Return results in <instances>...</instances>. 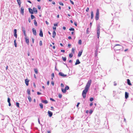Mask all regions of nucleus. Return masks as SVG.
Returning <instances> with one entry per match:
<instances>
[{
    "instance_id": "nucleus-44",
    "label": "nucleus",
    "mask_w": 133,
    "mask_h": 133,
    "mask_svg": "<svg viewBox=\"0 0 133 133\" xmlns=\"http://www.w3.org/2000/svg\"><path fill=\"white\" fill-rule=\"evenodd\" d=\"M94 99L93 98H90V101L91 102H92V101Z\"/></svg>"
},
{
    "instance_id": "nucleus-13",
    "label": "nucleus",
    "mask_w": 133,
    "mask_h": 133,
    "mask_svg": "<svg viewBox=\"0 0 133 133\" xmlns=\"http://www.w3.org/2000/svg\"><path fill=\"white\" fill-rule=\"evenodd\" d=\"M33 11L35 14H37V10L36 8H33Z\"/></svg>"
},
{
    "instance_id": "nucleus-25",
    "label": "nucleus",
    "mask_w": 133,
    "mask_h": 133,
    "mask_svg": "<svg viewBox=\"0 0 133 133\" xmlns=\"http://www.w3.org/2000/svg\"><path fill=\"white\" fill-rule=\"evenodd\" d=\"M66 89H62V90L63 92V93H65L66 92Z\"/></svg>"
},
{
    "instance_id": "nucleus-38",
    "label": "nucleus",
    "mask_w": 133,
    "mask_h": 133,
    "mask_svg": "<svg viewBox=\"0 0 133 133\" xmlns=\"http://www.w3.org/2000/svg\"><path fill=\"white\" fill-rule=\"evenodd\" d=\"M66 90H68L69 89V87L68 86H66L65 88Z\"/></svg>"
},
{
    "instance_id": "nucleus-2",
    "label": "nucleus",
    "mask_w": 133,
    "mask_h": 133,
    "mask_svg": "<svg viewBox=\"0 0 133 133\" xmlns=\"http://www.w3.org/2000/svg\"><path fill=\"white\" fill-rule=\"evenodd\" d=\"M122 47V46L121 45L119 44H116L114 46V50H119Z\"/></svg>"
},
{
    "instance_id": "nucleus-26",
    "label": "nucleus",
    "mask_w": 133,
    "mask_h": 133,
    "mask_svg": "<svg viewBox=\"0 0 133 133\" xmlns=\"http://www.w3.org/2000/svg\"><path fill=\"white\" fill-rule=\"evenodd\" d=\"M34 70L35 72V73L37 74L38 73V70L37 69L35 68L34 69Z\"/></svg>"
},
{
    "instance_id": "nucleus-60",
    "label": "nucleus",
    "mask_w": 133,
    "mask_h": 133,
    "mask_svg": "<svg viewBox=\"0 0 133 133\" xmlns=\"http://www.w3.org/2000/svg\"><path fill=\"white\" fill-rule=\"evenodd\" d=\"M70 3L72 4H74V2H73L72 1H71V0H70Z\"/></svg>"
},
{
    "instance_id": "nucleus-59",
    "label": "nucleus",
    "mask_w": 133,
    "mask_h": 133,
    "mask_svg": "<svg viewBox=\"0 0 133 133\" xmlns=\"http://www.w3.org/2000/svg\"><path fill=\"white\" fill-rule=\"evenodd\" d=\"M74 25H75L76 26H77V23L76 22H74Z\"/></svg>"
},
{
    "instance_id": "nucleus-23",
    "label": "nucleus",
    "mask_w": 133,
    "mask_h": 133,
    "mask_svg": "<svg viewBox=\"0 0 133 133\" xmlns=\"http://www.w3.org/2000/svg\"><path fill=\"white\" fill-rule=\"evenodd\" d=\"M28 98L29 102H30L31 101V97L30 96H28Z\"/></svg>"
},
{
    "instance_id": "nucleus-18",
    "label": "nucleus",
    "mask_w": 133,
    "mask_h": 133,
    "mask_svg": "<svg viewBox=\"0 0 133 133\" xmlns=\"http://www.w3.org/2000/svg\"><path fill=\"white\" fill-rule=\"evenodd\" d=\"M42 102L43 103H44L45 104H47L48 103V101L46 100H42Z\"/></svg>"
},
{
    "instance_id": "nucleus-63",
    "label": "nucleus",
    "mask_w": 133,
    "mask_h": 133,
    "mask_svg": "<svg viewBox=\"0 0 133 133\" xmlns=\"http://www.w3.org/2000/svg\"><path fill=\"white\" fill-rule=\"evenodd\" d=\"M93 104V103L92 102L90 104V106H91Z\"/></svg>"
},
{
    "instance_id": "nucleus-11",
    "label": "nucleus",
    "mask_w": 133,
    "mask_h": 133,
    "mask_svg": "<svg viewBox=\"0 0 133 133\" xmlns=\"http://www.w3.org/2000/svg\"><path fill=\"white\" fill-rule=\"evenodd\" d=\"M29 81L27 79H25V82L26 85L28 86L29 84Z\"/></svg>"
},
{
    "instance_id": "nucleus-54",
    "label": "nucleus",
    "mask_w": 133,
    "mask_h": 133,
    "mask_svg": "<svg viewBox=\"0 0 133 133\" xmlns=\"http://www.w3.org/2000/svg\"><path fill=\"white\" fill-rule=\"evenodd\" d=\"M42 94L41 93L39 92H37V94L38 95H41V94Z\"/></svg>"
},
{
    "instance_id": "nucleus-47",
    "label": "nucleus",
    "mask_w": 133,
    "mask_h": 133,
    "mask_svg": "<svg viewBox=\"0 0 133 133\" xmlns=\"http://www.w3.org/2000/svg\"><path fill=\"white\" fill-rule=\"evenodd\" d=\"M31 40H32V43H34V38H31Z\"/></svg>"
},
{
    "instance_id": "nucleus-51",
    "label": "nucleus",
    "mask_w": 133,
    "mask_h": 133,
    "mask_svg": "<svg viewBox=\"0 0 133 133\" xmlns=\"http://www.w3.org/2000/svg\"><path fill=\"white\" fill-rule=\"evenodd\" d=\"M51 84L52 86H54V82L53 81H52L51 82Z\"/></svg>"
},
{
    "instance_id": "nucleus-55",
    "label": "nucleus",
    "mask_w": 133,
    "mask_h": 133,
    "mask_svg": "<svg viewBox=\"0 0 133 133\" xmlns=\"http://www.w3.org/2000/svg\"><path fill=\"white\" fill-rule=\"evenodd\" d=\"M61 86L62 87H64V85L63 83H61Z\"/></svg>"
},
{
    "instance_id": "nucleus-62",
    "label": "nucleus",
    "mask_w": 133,
    "mask_h": 133,
    "mask_svg": "<svg viewBox=\"0 0 133 133\" xmlns=\"http://www.w3.org/2000/svg\"><path fill=\"white\" fill-rule=\"evenodd\" d=\"M80 104V103H77V105H76V106L77 107H78V106H79V104Z\"/></svg>"
},
{
    "instance_id": "nucleus-28",
    "label": "nucleus",
    "mask_w": 133,
    "mask_h": 133,
    "mask_svg": "<svg viewBox=\"0 0 133 133\" xmlns=\"http://www.w3.org/2000/svg\"><path fill=\"white\" fill-rule=\"evenodd\" d=\"M14 45H15V47H16L17 44L16 43V39H15L14 40Z\"/></svg>"
},
{
    "instance_id": "nucleus-19",
    "label": "nucleus",
    "mask_w": 133,
    "mask_h": 133,
    "mask_svg": "<svg viewBox=\"0 0 133 133\" xmlns=\"http://www.w3.org/2000/svg\"><path fill=\"white\" fill-rule=\"evenodd\" d=\"M93 12L92 11H91V19L93 18Z\"/></svg>"
},
{
    "instance_id": "nucleus-27",
    "label": "nucleus",
    "mask_w": 133,
    "mask_h": 133,
    "mask_svg": "<svg viewBox=\"0 0 133 133\" xmlns=\"http://www.w3.org/2000/svg\"><path fill=\"white\" fill-rule=\"evenodd\" d=\"M27 93L29 95H30V90L29 89H28L27 90Z\"/></svg>"
},
{
    "instance_id": "nucleus-42",
    "label": "nucleus",
    "mask_w": 133,
    "mask_h": 133,
    "mask_svg": "<svg viewBox=\"0 0 133 133\" xmlns=\"http://www.w3.org/2000/svg\"><path fill=\"white\" fill-rule=\"evenodd\" d=\"M58 97L59 98H61L62 97V95L60 94H58Z\"/></svg>"
},
{
    "instance_id": "nucleus-46",
    "label": "nucleus",
    "mask_w": 133,
    "mask_h": 133,
    "mask_svg": "<svg viewBox=\"0 0 133 133\" xmlns=\"http://www.w3.org/2000/svg\"><path fill=\"white\" fill-rule=\"evenodd\" d=\"M50 100L52 101H53V102L55 101V100L54 99H53L52 98H50Z\"/></svg>"
},
{
    "instance_id": "nucleus-61",
    "label": "nucleus",
    "mask_w": 133,
    "mask_h": 133,
    "mask_svg": "<svg viewBox=\"0 0 133 133\" xmlns=\"http://www.w3.org/2000/svg\"><path fill=\"white\" fill-rule=\"evenodd\" d=\"M45 23H46V24L47 25H48V24H49V23L47 21H45Z\"/></svg>"
},
{
    "instance_id": "nucleus-1",
    "label": "nucleus",
    "mask_w": 133,
    "mask_h": 133,
    "mask_svg": "<svg viewBox=\"0 0 133 133\" xmlns=\"http://www.w3.org/2000/svg\"><path fill=\"white\" fill-rule=\"evenodd\" d=\"M91 80H89L85 86V89L83 91L82 93V95L84 98H86V95L88 92V89L91 85Z\"/></svg>"
},
{
    "instance_id": "nucleus-48",
    "label": "nucleus",
    "mask_w": 133,
    "mask_h": 133,
    "mask_svg": "<svg viewBox=\"0 0 133 133\" xmlns=\"http://www.w3.org/2000/svg\"><path fill=\"white\" fill-rule=\"evenodd\" d=\"M59 4L63 6L64 5L61 2H59Z\"/></svg>"
},
{
    "instance_id": "nucleus-34",
    "label": "nucleus",
    "mask_w": 133,
    "mask_h": 133,
    "mask_svg": "<svg viewBox=\"0 0 133 133\" xmlns=\"http://www.w3.org/2000/svg\"><path fill=\"white\" fill-rule=\"evenodd\" d=\"M69 30L70 31H74L75 29L74 28H71L69 29Z\"/></svg>"
},
{
    "instance_id": "nucleus-22",
    "label": "nucleus",
    "mask_w": 133,
    "mask_h": 133,
    "mask_svg": "<svg viewBox=\"0 0 133 133\" xmlns=\"http://www.w3.org/2000/svg\"><path fill=\"white\" fill-rule=\"evenodd\" d=\"M22 31L23 32L24 35L25 36H26V31L25 30H24L23 29V30H22Z\"/></svg>"
},
{
    "instance_id": "nucleus-33",
    "label": "nucleus",
    "mask_w": 133,
    "mask_h": 133,
    "mask_svg": "<svg viewBox=\"0 0 133 133\" xmlns=\"http://www.w3.org/2000/svg\"><path fill=\"white\" fill-rule=\"evenodd\" d=\"M62 59L64 61H65L66 60V57H62Z\"/></svg>"
},
{
    "instance_id": "nucleus-14",
    "label": "nucleus",
    "mask_w": 133,
    "mask_h": 133,
    "mask_svg": "<svg viewBox=\"0 0 133 133\" xmlns=\"http://www.w3.org/2000/svg\"><path fill=\"white\" fill-rule=\"evenodd\" d=\"M82 50H81V51L79 52L78 55V57H80L81 56V55L82 54Z\"/></svg>"
},
{
    "instance_id": "nucleus-52",
    "label": "nucleus",
    "mask_w": 133,
    "mask_h": 133,
    "mask_svg": "<svg viewBox=\"0 0 133 133\" xmlns=\"http://www.w3.org/2000/svg\"><path fill=\"white\" fill-rule=\"evenodd\" d=\"M58 24V23L54 24V26H57Z\"/></svg>"
},
{
    "instance_id": "nucleus-50",
    "label": "nucleus",
    "mask_w": 133,
    "mask_h": 133,
    "mask_svg": "<svg viewBox=\"0 0 133 133\" xmlns=\"http://www.w3.org/2000/svg\"><path fill=\"white\" fill-rule=\"evenodd\" d=\"M51 76L52 77H54V73H53L52 75H51Z\"/></svg>"
},
{
    "instance_id": "nucleus-36",
    "label": "nucleus",
    "mask_w": 133,
    "mask_h": 133,
    "mask_svg": "<svg viewBox=\"0 0 133 133\" xmlns=\"http://www.w3.org/2000/svg\"><path fill=\"white\" fill-rule=\"evenodd\" d=\"M31 19H32L35 18V17L33 15H31Z\"/></svg>"
},
{
    "instance_id": "nucleus-8",
    "label": "nucleus",
    "mask_w": 133,
    "mask_h": 133,
    "mask_svg": "<svg viewBox=\"0 0 133 133\" xmlns=\"http://www.w3.org/2000/svg\"><path fill=\"white\" fill-rule=\"evenodd\" d=\"M14 35L16 38H17V30L16 29H15L14 30Z\"/></svg>"
},
{
    "instance_id": "nucleus-31",
    "label": "nucleus",
    "mask_w": 133,
    "mask_h": 133,
    "mask_svg": "<svg viewBox=\"0 0 133 133\" xmlns=\"http://www.w3.org/2000/svg\"><path fill=\"white\" fill-rule=\"evenodd\" d=\"M39 105L41 108V109H42L43 108V105L42 103H40L39 104Z\"/></svg>"
},
{
    "instance_id": "nucleus-43",
    "label": "nucleus",
    "mask_w": 133,
    "mask_h": 133,
    "mask_svg": "<svg viewBox=\"0 0 133 133\" xmlns=\"http://www.w3.org/2000/svg\"><path fill=\"white\" fill-rule=\"evenodd\" d=\"M38 123L39 124H40L41 125H42V124L40 123L39 119V118H38Z\"/></svg>"
},
{
    "instance_id": "nucleus-32",
    "label": "nucleus",
    "mask_w": 133,
    "mask_h": 133,
    "mask_svg": "<svg viewBox=\"0 0 133 133\" xmlns=\"http://www.w3.org/2000/svg\"><path fill=\"white\" fill-rule=\"evenodd\" d=\"M0 117L2 118V120H3L4 118V116L1 114L0 115Z\"/></svg>"
},
{
    "instance_id": "nucleus-16",
    "label": "nucleus",
    "mask_w": 133,
    "mask_h": 133,
    "mask_svg": "<svg viewBox=\"0 0 133 133\" xmlns=\"http://www.w3.org/2000/svg\"><path fill=\"white\" fill-rule=\"evenodd\" d=\"M56 33L55 31H53L52 32V37L53 38L55 37V36H56Z\"/></svg>"
},
{
    "instance_id": "nucleus-10",
    "label": "nucleus",
    "mask_w": 133,
    "mask_h": 133,
    "mask_svg": "<svg viewBox=\"0 0 133 133\" xmlns=\"http://www.w3.org/2000/svg\"><path fill=\"white\" fill-rule=\"evenodd\" d=\"M129 97V93L127 92H125V98L126 99H127Z\"/></svg>"
},
{
    "instance_id": "nucleus-35",
    "label": "nucleus",
    "mask_w": 133,
    "mask_h": 133,
    "mask_svg": "<svg viewBox=\"0 0 133 133\" xmlns=\"http://www.w3.org/2000/svg\"><path fill=\"white\" fill-rule=\"evenodd\" d=\"M78 43L79 45H81L82 44V41L81 39L79 40Z\"/></svg>"
},
{
    "instance_id": "nucleus-7",
    "label": "nucleus",
    "mask_w": 133,
    "mask_h": 133,
    "mask_svg": "<svg viewBox=\"0 0 133 133\" xmlns=\"http://www.w3.org/2000/svg\"><path fill=\"white\" fill-rule=\"evenodd\" d=\"M32 31L34 35L35 36L37 34L36 31L35 29L34 28H33L32 29Z\"/></svg>"
},
{
    "instance_id": "nucleus-41",
    "label": "nucleus",
    "mask_w": 133,
    "mask_h": 133,
    "mask_svg": "<svg viewBox=\"0 0 133 133\" xmlns=\"http://www.w3.org/2000/svg\"><path fill=\"white\" fill-rule=\"evenodd\" d=\"M42 45V42L41 41H40L39 42V45L40 46H41Z\"/></svg>"
},
{
    "instance_id": "nucleus-57",
    "label": "nucleus",
    "mask_w": 133,
    "mask_h": 133,
    "mask_svg": "<svg viewBox=\"0 0 133 133\" xmlns=\"http://www.w3.org/2000/svg\"><path fill=\"white\" fill-rule=\"evenodd\" d=\"M28 21L29 23L31 21V19H30V18H28Z\"/></svg>"
},
{
    "instance_id": "nucleus-15",
    "label": "nucleus",
    "mask_w": 133,
    "mask_h": 133,
    "mask_svg": "<svg viewBox=\"0 0 133 133\" xmlns=\"http://www.w3.org/2000/svg\"><path fill=\"white\" fill-rule=\"evenodd\" d=\"M80 63V62L79 61V59H78L76 60V62L75 63V65L79 64Z\"/></svg>"
},
{
    "instance_id": "nucleus-39",
    "label": "nucleus",
    "mask_w": 133,
    "mask_h": 133,
    "mask_svg": "<svg viewBox=\"0 0 133 133\" xmlns=\"http://www.w3.org/2000/svg\"><path fill=\"white\" fill-rule=\"evenodd\" d=\"M75 49L73 48H72V52L74 53L75 52Z\"/></svg>"
},
{
    "instance_id": "nucleus-17",
    "label": "nucleus",
    "mask_w": 133,
    "mask_h": 133,
    "mask_svg": "<svg viewBox=\"0 0 133 133\" xmlns=\"http://www.w3.org/2000/svg\"><path fill=\"white\" fill-rule=\"evenodd\" d=\"M29 12L31 14H33V10L31 8L29 9Z\"/></svg>"
},
{
    "instance_id": "nucleus-24",
    "label": "nucleus",
    "mask_w": 133,
    "mask_h": 133,
    "mask_svg": "<svg viewBox=\"0 0 133 133\" xmlns=\"http://www.w3.org/2000/svg\"><path fill=\"white\" fill-rule=\"evenodd\" d=\"M97 38H99V37L100 31H97Z\"/></svg>"
},
{
    "instance_id": "nucleus-58",
    "label": "nucleus",
    "mask_w": 133,
    "mask_h": 133,
    "mask_svg": "<svg viewBox=\"0 0 133 133\" xmlns=\"http://www.w3.org/2000/svg\"><path fill=\"white\" fill-rule=\"evenodd\" d=\"M47 85H49V81H48L47 82Z\"/></svg>"
},
{
    "instance_id": "nucleus-5",
    "label": "nucleus",
    "mask_w": 133,
    "mask_h": 133,
    "mask_svg": "<svg viewBox=\"0 0 133 133\" xmlns=\"http://www.w3.org/2000/svg\"><path fill=\"white\" fill-rule=\"evenodd\" d=\"M59 75L61 76L62 77H66L67 76L66 75H65L63 73H62V72H60L59 73Z\"/></svg>"
},
{
    "instance_id": "nucleus-3",
    "label": "nucleus",
    "mask_w": 133,
    "mask_h": 133,
    "mask_svg": "<svg viewBox=\"0 0 133 133\" xmlns=\"http://www.w3.org/2000/svg\"><path fill=\"white\" fill-rule=\"evenodd\" d=\"M99 10L98 9H97V11H96V16H95V19L96 20H97L99 19Z\"/></svg>"
},
{
    "instance_id": "nucleus-20",
    "label": "nucleus",
    "mask_w": 133,
    "mask_h": 133,
    "mask_svg": "<svg viewBox=\"0 0 133 133\" xmlns=\"http://www.w3.org/2000/svg\"><path fill=\"white\" fill-rule=\"evenodd\" d=\"M127 82L128 84L129 85H131V84L130 82V81L129 79H127Z\"/></svg>"
},
{
    "instance_id": "nucleus-37",
    "label": "nucleus",
    "mask_w": 133,
    "mask_h": 133,
    "mask_svg": "<svg viewBox=\"0 0 133 133\" xmlns=\"http://www.w3.org/2000/svg\"><path fill=\"white\" fill-rule=\"evenodd\" d=\"M73 56V54H69V57L70 58H71Z\"/></svg>"
},
{
    "instance_id": "nucleus-29",
    "label": "nucleus",
    "mask_w": 133,
    "mask_h": 133,
    "mask_svg": "<svg viewBox=\"0 0 133 133\" xmlns=\"http://www.w3.org/2000/svg\"><path fill=\"white\" fill-rule=\"evenodd\" d=\"M34 24L35 26H37V22H36V20H34Z\"/></svg>"
},
{
    "instance_id": "nucleus-53",
    "label": "nucleus",
    "mask_w": 133,
    "mask_h": 133,
    "mask_svg": "<svg viewBox=\"0 0 133 133\" xmlns=\"http://www.w3.org/2000/svg\"><path fill=\"white\" fill-rule=\"evenodd\" d=\"M53 30H54V31H55L56 30V27H53Z\"/></svg>"
},
{
    "instance_id": "nucleus-30",
    "label": "nucleus",
    "mask_w": 133,
    "mask_h": 133,
    "mask_svg": "<svg viewBox=\"0 0 133 133\" xmlns=\"http://www.w3.org/2000/svg\"><path fill=\"white\" fill-rule=\"evenodd\" d=\"M100 27L99 25L98 26H97V31H100Z\"/></svg>"
},
{
    "instance_id": "nucleus-21",
    "label": "nucleus",
    "mask_w": 133,
    "mask_h": 133,
    "mask_svg": "<svg viewBox=\"0 0 133 133\" xmlns=\"http://www.w3.org/2000/svg\"><path fill=\"white\" fill-rule=\"evenodd\" d=\"M17 2L18 4L19 5V6H20L21 4V2L20 1V0H17Z\"/></svg>"
},
{
    "instance_id": "nucleus-56",
    "label": "nucleus",
    "mask_w": 133,
    "mask_h": 133,
    "mask_svg": "<svg viewBox=\"0 0 133 133\" xmlns=\"http://www.w3.org/2000/svg\"><path fill=\"white\" fill-rule=\"evenodd\" d=\"M21 28H22V30H23V29L25 30V28L23 26H22V27H21Z\"/></svg>"
},
{
    "instance_id": "nucleus-49",
    "label": "nucleus",
    "mask_w": 133,
    "mask_h": 133,
    "mask_svg": "<svg viewBox=\"0 0 133 133\" xmlns=\"http://www.w3.org/2000/svg\"><path fill=\"white\" fill-rule=\"evenodd\" d=\"M86 11L87 12H88L89 11V8H87L86 10Z\"/></svg>"
},
{
    "instance_id": "nucleus-64",
    "label": "nucleus",
    "mask_w": 133,
    "mask_h": 133,
    "mask_svg": "<svg viewBox=\"0 0 133 133\" xmlns=\"http://www.w3.org/2000/svg\"><path fill=\"white\" fill-rule=\"evenodd\" d=\"M68 38L69 39H71V37L70 36H69L68 37Z\"/></svg>"
},
{
    "instance_id": "nucleus-45",
    "label": "nucleus",
    "mask_w": 133,
    "mask_h": 133,
    "mask_svg": "<svg viewBox=\"0 0 133 133\" xmlns=\"http://www.w3.org/2000/svg\"><path fill=\"white\" fill-rule=\"evenodd\" d=\"M10 98H9L8 97V103L9 102H10Z\"/></svg>"
},
{
    "instance_id": "nucleus-4",
    "label": "nucleus",
    "mask_w": 133,
    "mask_h": 133,
    "mask_svg": "<svg viewBox=\"0 0 133 133\" xmlns=\"http://www.w3.org/2000/svg\"><path fill=\"white\" fill-rule=\"evenodd\" d=\"M24 38L25 40V41L26 43L29 45V39L28 37H27V36H25Z\"/></svg>"
},
{
    "instance_id": "nucleus-6",
    "label": "nucleus",
    "mask_w": 133,
    "mask_h": 133,
    "mask_svg": "<svg viewBox=\"0 0 133 133\" xmlns=\"http://www.w3.org/2000/svg\"><path fill=\"white\" fill-rule=\"evenodd\" d=\"M20 13L22 15H23L24 13V8L23 7H22L21 8Z\"/></svg>"
},
{
    "instance_id": "nucleus-40",
    "label": "nucleus",
    "mask_w": 133,
    "mask_h": 133,
    "mask_svg": "<svg viewBox=\"0 0 133 133\" xmlns=\"http://www.w3.org/2000/svg\"><path fill=\"white\" fill-rule=\"evenodd\" d=\"M16 105L18 107H19V103H18L17 102L16 103Z\"/></svg>"
},
{
    "instance_id": "nucleus-12",
    "label": "nucleus",
    "mask_w": 133,
    "mask_h": 133,
    "mask_svg": "<svg viewBox=\"0 0 133 133\" xmlns=\"http://www.w3.org/2000/svg\"><path fill=\"white\" fill-rule=\"evenodd\" d=\"M48 113L50 117H51L52 116V113L51 111H49L48 112Z\"/></svg>"
},
{
    "instance_id": "nucleus-9",
    "label": "nucleus",
    "mask_w": 133,
    "mask_h": 133,
    "mask_svg": "<svg viewBox=\"0 0 133 133\" xmlns=\"http://www.w3.org/2000/svg\"><path fill=\"white\" fill-rule=\"evenodd\" d=\"M39 35L40 37H43V33L41 29L40 30Z\"/></svg>"
}]
</instances>
